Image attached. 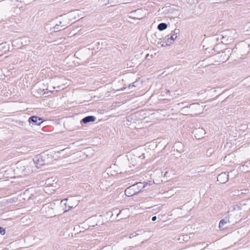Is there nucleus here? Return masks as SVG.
<instances>
[{
    "label": "nucleus",
    "instance_id": "f257e3e1",
    "mask_svg": "<svg viewBox=\"0 0 250 250\" xmlns=\"http://www.w3.org/2000/svg\"><path fill=\"white\" fill-rule=\"evenodd\" d=\"M16 165L15 171L18 174L25 176L31 174L33 171L32 162L30 161H19L16 164Z\"/></svg>",
    "mask_w": 250,
    "mask_h": 250
},
{
    "label": "nucleus",
    "instance_id": "f03ea898",
    "mask_svg": "<svg viewBox=\"0 0 250 250\" xmlns=\"http://www.w3.org/2000/svg\"><path fill=\"white\" fill-rule=\"evenodd\" d=\"M231 54V49L227 48L225 49L223 51L219 52L214 55H213L209 59L214 61L212 64L217 65L226 62L229 59Z\"/></svg>",
    "mask_w": 250,
    "mask_h": 250
},
{
    "label": "nucleus",
    "instance_id": "7ed1b4c3",
    "mask_svg": "<svg viewBox=\"0 0 250 250\" xmlns=\"http://www.w3.org/2000/svg\"><path fill=\"white\" fill-rule=\"evenodd\" d=\"M146 185L144 183H137L127 188L125 190V193L128 197L136 195L141 192Z\"/></svg>",
    "mask_w": 250,
    "mask_h": 250
},
{
    "label": "nucleus",
    "instance_id": "20e7f679",
    "mask_svg": "<svg viewBox=\"0 0 250 250\" xmlns=\"http://www.w3.org/2000/svg\"><path fill=\"white\" fill-rule=\"evenodd\" d=\"M250 51V44L247 42H242L238 45L235 49L231 50V52H236L240 56L241 58H244Z\"/></svg>",
    "mask_w": 250,
    "mask_h": 250
},
{
    "label": "nucleus",
    "instance_id": "39448f33",
    "mask_svg": "<svg viewBox=\"0 0 250 250\" xmlns=\"http://www.w3.org/2000/svg\"><path fill=\"white\" fill-rule=\"evenodd\" d=\"M236 32L234 30H226L222 32V34L220 35L221 43L224 44H229L231 43L235 36Z\"/></svg>",
    "mask_w": 250,
    "mask_h": 250
},
{
    "label": "nucleus",
    "instance_id": "423d86ee",
    "mask_svg": "<svg viewBox=\"0 0 250 250\" xmlns=\"http://www.w3.org/2000/svg\"><path fill=\"white\" fill-rule=\"evenodd\" d=\"M189 108L190 109V113L192 116L199 115L203 111V106L198 103L190 104Z\"/></svg>",
    "mask_w": 250,
    "mask_h": 250
},
{
    "label": "nucleus",
    "instance_id": "0eeeda50",
    "mask_svg": "<svg viewBox=\"0 0 250 250\" xmlns=\"http://www.w3.org/2000/svg\"><path fill=\"white\" fill-rule=\"evenodd\" d=\"M240 218V210L238 208L237 209L235 208L229 212V218L232 221V223L236 222Z\"/></svg>",
    "mask_w": 250,
    "mask_h": 250
},
{
    "label": "nucleus",
    "instance_id": "6e6552de",
    "mask_svg": "<svg viewBox=\"0 0 250 250\" xmlns=\"http://www.w3.org/2000/svg\"><path fill=\"white\" fill-rule=\"evenodd\" d=\"M33 161L36 167L38 168L42 167L45 165V160L43 156L41 155L36 156L33 158Z\"/></svg>",
    "mask_w": 250,
    "mask_h": 250
},
{
    "label": "nucleus",
    "instance_id": "1a4fd4ad",
    "mask_svg": "<svg viewBox=\"0 0 250 250\" xmlns=\"http://www.w3.org/2000/svg\"><path fill=\"white\" fill-rule=\"evenodd\" d=\"M10 46L9 44L6 42L0 44V57L2 56L3 55L6 54L9 51Z\"/></svg>",
    "mask_w": 250,
    "mask_h": 250
},
{
    "label": "nucleus",
    "instance_id": "9d476101",
    "mask_svg": "<svg viewBox=\"0 0 250 250\" xmlns=\"http://www.w3.org/2000/svg\"><path fill=\"white\" fill-rule=\"evenodd\" d=\"M28 121L29 123L32 124L33 125H40L43 122L41 118L35 116L30 117Z\"/></svg>",
    "mask_w": 250,
    "mask_h": 250
},
{
    "label": "nucleus",
    "instance_id": "9b49d317",
    "mask_svg": "<svg viewBox=\"0 0 250 250\" xmlns=\"http://www.w3.org/2000/svg\"><path fill=\"white\" fill-rule=\"evenodd\" d=\"M194 136L198 139L203 137L205 134V130L202 128H198L194 130Z\"/></svg>",
    "mask_w": 250,
    "mask_h": 250
},
{
    "label": "nucleus",
    "instance_id": "f8f14e48",
    "mask_svg": "<svg viewBox=\"0 0 250 250\" xmlns=\"http://www.w3.org/2000/svg\"><path fill=\"white\" fill-rule=\"evenodd\" d=\"M229 178V175L225 172L220 173L217 177V181L220 183L224 184L227 182Z\"/></svg>",
    "mask_w": 250,
    "mask_h": 250
},
{
    "label": "nucleus",
    "instance_id": "ddd939ff",
    "mask_svg": "<svg viewBox=\"0 0 250 250\" xmlns=\"http://www.w3.org/2000/svg\"><path fill=\"white\" fill-rule=\"evenodd\" d=\"M227 223H232V221H231L229 219H227V218H225V219H222L220 222H219V228L220 229H224L226 228V227L225 226V225Z\"/></svg>",
    "mask_w": 250,
    "mask_h": 250
},
{
    "label": "nucleus",
    "instance_id": "4468645a",
    "mask_svg": "<svg viewBox=\"0 0 250 250\" xmlns=\"http://www.w3.org/2000/svg\"><path fill=\"white\" fill-rule=\"evenodd\" d=\"M95 117L93 116H88L84 117L82 120V122L84 124H87L88 123L91 122H94L95 121Z\"/></svg>",
    "mask_w": 250,
    "mask_h": 250
},
{
    "label": "nucleus",
    "instance_id": "2eb2a0df",
    "mask_svg": "<svg viewBox=\"0 0 250 250\" xmlns=\"http://www.w3.org/2000/svg\"><path fill=\"white\" fill-rule=\"evenodd\" d=\"M63 22L62 21H60V24H57L55 26H54L51 29H54V31L55 30H61V29H63L64 28V27L67 25L66 24H62Z\"/></svg>",
    "mask_w": 250,
    "mask_h": 250
},
{
    "label": "nucleus",
    "instance_id": "dca6fc26",
    "mask_svg": "<svg viewBox=\"0 0 250 250\" xmlns=\"http://www.w3.org/2000/svg\"><path fill=\"white\" fill-rule=\"evenodd\" d=\"M81 12V11L79 10H75L73 12H71L67 15L68 19H69L72 17H74V19H76V16H78L79 17V13Z\"/></svg>",
    "mask_w": 250,
    "mask_h": 250
},
{
    "label": "nucleus",
    "instance_id": "f3484780",
    "mask_svg": "<svg viewBox=\"0 0 250 250\" xmlns=\"http://www.w3.org/2000/svg\"><path fill=\"white\" fill-rule=\"evenodd\" d=\"M167 27V25L166 23H161L158 25L157 28L160 31H163Z\"/></svg>",
    "mask_w": 250,
    "mask_h": 250
},
{
    "label": "nucleus",
    "instance_id": "a211bd4d",
    "mask_svg": "<svg viewBox=\"0 0 250 250\" xmlns=\"http://www.w3.org/2000/svg\"><path fill=\"white\" fill-rule=\"evenodd\" d=\"M179 33V29H175L173 31V33L170 36V38L174 42V40L177 38V35Z\"/></svg>",
    "mask_w": 250,
    "mask_h": 250
},
{
    "label": "nucleus",
    "instance_id": "6ab92c4d",
    "mask_svg": "<svg viewBox=\"0 0 250 250\" xmlns=\"http://www.w3.org/2000/svg\"><path fill=\"white\" fill-rule=\"evenodd\" d=\"M71 200H71V199H70L69 200V202L68 203V208L67 209L65 210V211H67L69 210L70 209L73 208L74 207H76L77 205V204H78V201H77L76 204H75V205H72L71 203V202H72Z\"/></svg>",
    "mask_w": 250,
    "mask_h": 250
},
{
    "label": "nucleus",
    "instance_id": "aec40b11",
    "mask_svg": "<svg viewBox=\"0 0 250 250\" xmlns=\"http://www.w3.org/2000/svg\"><path fill=\"white\" fill-rule=\"evenodd\" d=\"M173 42V41L171 40V39L169 37L168 38L167 40H166L164 43L162 44L163 46L165 45H169Z\"/></svg>",
    "mask_w": 250,
    "mask_h": 250
},
{
    "label": "nucleus",
    "instance_id": "412c9836",
    "mask_svg": "<svg viewBox=\"0 0 250 250\" xmlns=\"http://www.w3.org/2000/svg\"><path fill=\"white\" fill-rule=\"evenodd\" d=\"M187 108H189V106H188V105H185V106L181 109V114L183 115H188L189 114L190 112L186 111Z\"/></svg>",
    "mask_w": 250,
    "mask_h": 250
},
{
    "label": "nucleus",
    "instance_id": "4be33fe9",
    "mask_svg": "<svg viewBox=\"0 0 250 250\" xmlns=\"http://www.w3.org/2000/svg\"><path fill=\"white\" fill-rule=\"evenodd\" d=\"M145 232L144 230H137V232H136V234L135 235H133V234H131L129 236V238H132L133 237H134V236H136L137 235H138L139 234H141L142 233V232Z\"/></svg>",
    "mask_w": 250,
    "mask_h": 250
},
{
    "label": "nucleus",
    "instance_id": "5701e85b",
    "mask_svg": "<svg viewBox=\"0 0 250 250\" xmlns=\"http://www.w3.org/2000/svg\"><path fill=\"white\" fill-rule=\"evenodd\" d=\"M5 233V230L3 228L0 227V234L3 235Z\"/></svg>",
    "mask_w": 250,
    "mask_h": 250
},
{
    "label": "nucleus",
    "instance_id": "b1692460",
    "mask_svg": "<svg viewBox=\"0 0 250 250\" xmlns=\"http://www.w3.org/2000/svg\"><path fill=\"white\" fill-rule=\"evenodd\" d=\"M196 0H186L187 2L190 5H192L195 3Z\"/></svg>",
    "mask_w": 250,
    "mask_h": 250
},
{
    "label": "nucleus",
    "instance_id": "393cba45",
    "mask_svg": "<svg viewBox=\"0 0 250 250\" xmlns=\"http://www.w3.org/2000/svg\"><path fill=\"white\" fill-rule=\"evenodd\" d=\"M138 82L137 81H136L132 85H129V88H130L131 87H136L137 86V83H138Z\"/></svg>",
    "mask_w": 250,
    "mask_h": 250
},
{
    "label": "nucleus",
    "instance_id": "a878e982",
    "mask_svg": "<svg viewBox=\"0 0 250 250\" xmlns=\"http://www.w3.org/2000/svg\"><path fill=\"white\" fill-rule=\"evenodd\" d=\"M215 40L217 41H220L221 42V40L220 39V35H217V36L215 37Z\"/></svg>",
    "mask_w": 250,
    "mask_h": 250
},
{
    "label": "nucleus",
    "instance_id": "bb28decb",
    "mask_svg": "<svg viewBox=\"0 0 250 250\" xmlns=\"http://www.w3.org/2000/svg\"><path fill=\"white\" fill-rule=\"evenodd\" d=\"M184 105H185V103H179L177 104V105H178L179 106H182Z\"/></svg>",
    "mask_w": 250,
    "mask_h": 250
},
{
    "label": "nucleus",
    "instance_id": "cd10ccee",
    "mask_svg": "<svg viewBox=\"0 0 250 250\" xmlns=\"http://www.w3.org/2000/svg\"><path fill=\"white\" fill-rule=\"evenodd\" d=\"M162 10H163L164 12H167L169 11V9H168L167 7L163 8Z\"/></svg>",
    "mask_w": 250,
    "mask_h": 250
},
{
    "label": "nucleus",
    "instance_id": "c85d7f7f",
    "mask_svg": "<svg viewBox=\"0 0 250 250\" xmlns=\"http://www.w3.org/2000/svg\"><path fill=\"white\" fill-rule=\"evenodd\" d=\"M157 219V217L156 216H153L152 218V220L153 221H155Z\"/></svg>",
    "mask_w": 250,
    "mask_h": 250
},
{
    "label": "nucleus",
    "instance_id": "c756f323",
    "mask_svg": "<svg viewBox=\"0 0 250 250\" xmlns=\"http://www.w3.org/2000/svg\"><path fill=\"white\" fill-rule=\"evenodd\" d=\"M245 28L247 30V31H250V27H246V26Z\"/></svg>",
    "mask_w": 250,
    "mask_h": 250
},
{
    "label": "nucleus",
    "instance_id": "7c9ffc66",
    "mask_svg": "<svg viewBox=\"0 0 250 250\" xmlns=\"http://www.w3.org/2000/svg\"><path fill=\"white\" fill-rule=\"evenodd\" d=\"M250 27V23H248V24L246 25V27Z\"/></svg>",
    "mask_w": 250,
    "mask_h": 250
},
{
    "label": "nucleus",
    "instance_id": "2f4dec72",
    "mask_svg": "<svg viewBox=\"0 0 250 250\" xmlns=\"http://www.w3.org/2000/svg\"><path fill=\"white\" fill-rule=\"evenodd\" d=\"M68 200L67 199H64V200H62V202H64V201H67Z\"/></svg>",
    "mask_w": 250,
    "mask_h": 250
},
{
    "label": "nucleus",
    "instance_id": "473e14b6",
    "mask_svg": "<svg viewBox=\"0 0 250 250\" xmlns=\"http://www.w3.org/2000/svg\"><path fill=\"white\" fill-rule=\"evenodd\" d=\"M64 205H65V207H67L68 206V203H65Z\"/></svg>",
    "mask_w": 250,
    "mask_h": 250
},
{
    "label": "nucleus",
    "instance_id": "72a5a7b5",
    "mask_svg": "<svg viewBox=\"0 0 250 250\" xmlns=\"http://www.w3.org/2000/svg\"><path fill=\"white\" fill-rule=\"evenodd\" d=\"M122 212V211H120V212L117 214V216H118L119 215V214Z\"/></svg>",
    "mask_w": 250,
    "mask_h": 250
},
{
    "label": "nucleus",
    "instance_id": "f704fd0d",
    "mask_svg": "<svg viewBox=\"0 0 250 250\" xmlns=\"http://www.w3.org/2000/svg\"><path fill=\"white\" fill-rule=\"evenodd\" d=\"M60 40L62 41V42H63L64 39H62H62H61Z\"/></svg>",
    "mask_w": 250,
    "mask_h": 250
}]
</instances>
